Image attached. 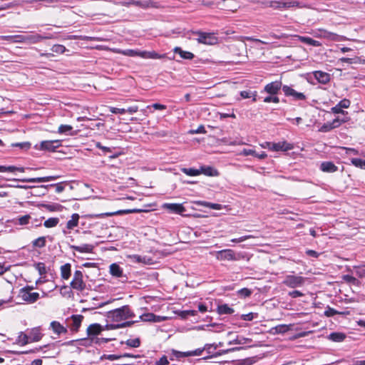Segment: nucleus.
I'll use <instances>...</instances> for the list:
<instances>
[{
    "mask_svg": "<svg viewBox=\"0 0 365 365\" xmlns=\"http://www.w3.org/2000/svg\"><path fill=\"white\" fill-rule=\"evenodd\" d=\"M200 175L204 174L207 176H218L219 172L217 170L215 169L213 167L211 166H201L199 169Z\"/></svg>",
    "mask_w": 365,
    "mask_h": 365,
    "instance_id": "22",
    "label": "nucleus"
},
{
    "mask_svg": "<svg viewBox=\"0 0 365 365\" xmlns=\"http://www.w3.org/2000/svg\"><path fill=\"white\" fill-rule=\"evenodd\" d=\"M110 273L113 277H120L123 275V269L118 264L113 263L110 265Z\"/></svg>",
    "mask_w": 365,
    "mask_h": 365,
    "instance_id": "27",
    "label": "nucleus"
},
{
    "mask_svg": "<svg viewBox=\"0 0 365 365\" xmlns=\"http://www.w3.org/2000/svg\"><path fill=\"white\" fill-rule=\"evenodd\" d=\"M348 121V118L340 119L339 118H336L331 122H327L324 123L319 129V132L327 133L331 130L334 128L339 127L342 123H345Z\"/></svg>",
    "mask_w": 365,
    "mask_h": 365,
    "instance_id": "5",
    "label": "nucleus"
},
{
    "mask_svg": "<svg viewBox=\"0 0 365 365\" xmlns=\"http://www.w3.org/2000/svg\"><path fill=\"white\" fill-rule=\"evenodd\" d=\"M299 41H300L302 43L314 46V47H319L322 46V43L316 41L310 37L308 36H296Z\"/></svg>",
    "mask_w": 365,
    "mask_h": 365,
    "instance_id": "24",
    "label": "nucleus"
},
{
    "mask_svg": "<svg viewBox=\"0 0 365 365\" xmlns=\"http://www.w3.org/2000/svg\"><path fill=\"white\" fill-rule=\"evenodd\" d=\"M16 342L21 346H24L31 343V340H29L28 334L21 331L17 337Z\"/></svg>",
    "mask_w": 365,
    "mask_h": 365,
    "instance_id": "35",
    "label": "nucleus"
},
{
    "mask_svg": "<svg viewBox=\"0 0 365 365\" xmlns=\"http://www.w3.org/2000/svg\"><path fill=\"white\" fill-rule=\"evenodd\" d=\"M197 204L203 207L216 210H220L222 208V205L221 204L212 203L207 201H199L197 202Z\"/></svg>",
    "mask_w": 365,
    "mask_h": 365,
    "instance_id": "33",
    "label": "nucleus"
},
{
    "mask_svg": "<svg viewBox=\"0 0 365 365\" xmlns=\"http://www.w3.org/2000/svg\"><path fill=\"white\" fill-rule=\"evenodd\" d=\"M61 145V140H43L40 143L39 150L54 152Z\"/></svg>",
    "mask_w": 365,
    "mask_h": 365,
    "instance_id": "10",
    "label": "nucleus"
},
{
    "mask_svg": "<svg viewBox=\"0 0 365 365\" xmlns=\"http://www.w3.org/2000/svg\"><path fill=\"white\" fill-rule=\"evenodd\" d=\"M206 130L204 125H200L196 130H191L190 133L191 134H199V133H206Z\"/></svg>",
    "mask_w": 365,
    "mask_h": 365,
    "instance_id": "62",
    "label": "nucleus"
},
{
    "mask_svg": "<svg viewBox=\"0 0 365 365\" xmlns=\"http://www.w3.org/2000/svg\"><path fill=\"white\" fill-rule=\"evenodd\" d=\"M73 129L72 126L68 125H61L58 127V132L59 133H67Z\"/></svg>",
    "mask_w": 365,
    "mask_h": 365,
    "instance_id": "55",
    "label": "nucleus"
},
{
    "mask_svg": "<svg viewBox=\"0 0 365 365\" xmlns=\"http://www.w3.org/2000/svg\"><path fill=\"white\" fill-rule=\"evenodd\" d=\"M306 281V278L299 275L288 274L286 275L282 281V284L289 288H297L302 287Z\"/></svg>",
    "mask_w": 365,
    "mask_h": 365,
    "instance_id": "4",
    "label": "nucleus"
},
{
    "mask_svg": "<svg viewBox=\"0 0 365 365\" xmlns=\"http://www.w3.org/2000/svg\"><path fill=\"white\" fill-rule=\"evenodd\" d=\"M79 216L78 214H73L71 220L67 222L66 227L68 229H73L74 227L77 226Z\"/></svg>",
    "mask_w": 365,
    "mask_h": 365,
    "instance_id": "44",
    "label": "nucleus"
},
{
    "mask_svg": "<svg viewBox=\"0 0 365 365\" xmlns=\"http://www.w3.org/2000/svg\"><path fill=\"white\" fill-rule=\"evenodd\" d=\"M59 222V219L57 218V217H51V218H48V220H46L44 223H43V225L46 227H48V228H51V227H56Z\"/></svg>",
    "mask_w": 365,
    "mask_h": 365,
    "instance_id": "45",
    "label": "nucleus"
},
{
    "mask_svg": "<svg viewBox=\"0 0 365 365\" xmlns=\"http://www.w3.org/2000/svg\"><path fill=\"white\" fill-rule=\"evenodd\" d=\"M66 50V47L60 44L53 45L51 48V51L57 53H63Z\"/></svg>",
    "mask_w": 365,
    "mask_h": 365,
    "instance_id": "52",
    "label": "nucleus"
},
{
    "mask_svg": "<svg viewBox=\"0 0 365 365\" xmlns=\"http://www.w3.org/2000/svg\"><path fill=\"white\" fill-rule=\"evenodd\" d=\"M275 333L282 334L285 333L289 330V327L286 324H280L274 328Z\"/></svg>",
    "mask_w": 365,
    "mask_h": 365,
    "instance_id": "54",
    "label": "nucleus"
},
{
    "mask_svg": "<svg viewBox=\"0 0 365 365\" xmlns=\"http://www.w3.org/2000/svg\"><path fill=\"white\" fill-rule=\"evenodd\" d=\"M58 178L57 176H47V177H42V178H25L19 180V181L22 182H48L51 180H54ZM15 181H16V179H14Z\"/></svg>",
    "mask_w": 365,
    "mask_h": 365,
    "instance_id": "19",
    "label": "nucleus"
},
{
    "mask_svg": "<svg viewBox=\"0 0 365 365\" xmlns=\"http://www.w3.org/2000/svg\"><path fill=\"white\" fill-rule=\"evenodd\" d=\"M240 296L243 297H248L251 295L252 291L248 288H242L238 291Z\"/></svg>",
    "mask_w": 365,
    "mask_h": 365,
    "instance_id": "56",
    "label": "nucleus"
},
{
    "mask_svg": "<svg viewBox=\"0 0 365 365\" xmlns=\"http://www.w3.org/2000/svg\"><path fill=\"white\" fill-rule=\"evenodd\" d=\"M35 268L38 270L40 275H43L46 273V265L43 262H38L35 264Z\"/></svg>",
    "mask_w": 365,
    "mask_h": 365,
    "instance_id": "51",
    "label": "nucleus"
},
{
    "mask_svg": "<svg viewBox=\"0 0 365 365\" xmlns=\"http://www.w3.org/2000/svg\"><path fill=\"white\" fill-rule=\"evenodd\" d=\"M255 153H256V151L255 150L245 148L241 151L240 154L244 156H247V155L255 156Z\"/></svg>",
    "mask_w": 365,
    "mask_h": 365,
    "instance_id": "64",
    "label": "nucleus"
},
{
    "mask_svg": "<svg viewBox=\"0 0 365 365\" xmlns=\"http://www.w3.org/2000/svg\"><path fill=\"white\" fill-rule=\"evenodd\" d=\"M110 303V300L105 298H98L93 295V310L103 308Z\"/></svg>",
    "mask_w": 365,
    "mask_h": 365,
    "instance_id": "18",
    "label": "nucleus"
},
{
    "mask_svg": "<svg viewBox=\"0 0 365 365\" xmlns=\"http://www.w3.org/2000/svg\"><path fill=\"white\" fill-rule=\"evenodd\" d=\"M92 331H93V344H101V342L99 341V338L95 337V335H98L102 330L103 327L99 324H93L92 327Z\"/></svg>",
    "mask_w": 365,
    "mask_h": 365,
    "instance_id": "32",
    "label": "nucleus"
},
{
    "mask_svg": "<svg viewBox=\"0 0 365 365\" xmlns=\"http://www.w3.org/2000/svg\"><path fill=\"white\" fill-rule=\"evenodd\" d=\"M197 41L201 43L213 45L217 43V38L213 33L198 32Z\"/></svg>",
    "mask_w": 365,
    "mask_h": 365,
    "instance_id": "6",
    "label": "nucleus"
},
{
    "mask_svg": "<svg viewBox=\"0 0 365 365\" xmlns=\"http://www.w3.org/2000/svg\"><path fill=\"white\" fill-rule=\"evenodd\" d=\"M282 87L283 86L281 81H272L265 85L263 90L261 91V93H265L270 95L278 94Z\"/></svg>",
    "mask_w": 365,
    "mask_h": 365,
    "instance_id": "7",
    "label": "nucleus"
},
{
    "mask_svg": "<svg viewBox=\"0 0 365 365\" xmlns=\"http://www.w3.org/2000/svg\"><path fill=\"white\" fill-rule=\"evenodd\" d=\"M32 287H25L20 289L18 297L22 301L29 304H32L39 299V294L38 292H31Z\"/></svg>",
    "mask_w": 365,
    "mask_h": 365,
    "instance_id": "3",
    "label": "nucleus"
},
{
    "mask_svg": "<svg viewBox=\"0 0 365 365\" xmlns=\"http://www.w3.org/2000/svg\"><path fill=\"white\" fill-rule=\"evenodd\" d=\"M49 36H43L40 34H36L32 35H25V43H37L43 39L50 38Z\"/></svg>",
    "mask_w": 365,
    "mask_h": 365,
    "instance_id": "21",
    "label": "nucleus"
},
{
    "mask_svg": "<svg viewBox=\"0 0 365 365\" xmlns=\"http://www.w3.org/2000/svg\"><path fill=\"white\" fill-rule=\"evenodd\" d=\"M165 54H159L155 51H143L142 53L143 58H152V59H160L165 57Z\"/></svg>",
    "mask_w": 365,
    "mask_h": 365,
    "instance_id": "29",
    "label": "nucleus"
},
{
    "mask_svg": "<svg viewBox=\"0 0 365 365\" xmlns=\"http://www.w3.org/2000/svg\"><path fill=\"white\" fill-rule=\"evenodd\" d=\"M130 258L132 259L133 262L143 264H150V261L152 260L151 259L148 258L145 256H140L138 255H133L132 256H130Z\"/></svg>",
    "mask_w": 365,
    "mask_h": 365,
    "instance_id": "34",
    "label": "nucleus"
},
{
    "mask_svg": "<svg viewBox=\"0 0 365 365\" xmlns=\"http://www.w3.org/2000/svg\"><path fill=\"white\" fill-rule=\"evenodd\" d=\"M313 75L317 81L322 84H327L331 79L328 73L322 71H316L313 73Z\"/></svg>",
    "mask_w": 365,
    "mask_h": 365,
    "instance_id": "17",
    "label": "nucleus"
},
{
    "mask_svg": "<svg viewBox=\"0 0 365 365\" xmlns=\"http://www.w3.org/2000/svg\"><path fill=\"white\" fill-rule=\"evenodd\" d=\"M217 257L220 260H236L235 252L230 249L219 251Z\"/></svg>",
    "mask_w": 365,
    "mask_h": 365,
    "instance_id": "13",
    "label": "nucleus"
},
{
    "mask_svg": "<svg viewBox=\"0 0 365 365\" xmlns=\"http://www.w3.org/2000/svg\"><path fill=\"white\" fill-rule=\"evenodd\" d=\"M346 338V334L342 332H332L328 336V339L335 341L341 342Z\"/></svg>",
    "mask_w": 365,
    "mask_h": 365,
    "instance_id": "30",
    "label": "nucleus"
},
{
    "mask_svg": "<svg viewBox=\"0 0 365 365\" xmlns=\"http://www.w3.org/2000/svg\"><path fill=\"white\" fill-rule=\"evenodd\" d=\"M105 312L107 313L108 322H110V324L106 326L108 329L130 327L135 322V321L123 322L134 317L133 312L128 306H123L110 311L106 310Z\"/></svg>",
    "mask_w": 365,
    "mask_h": 365,
    "instance_id": "1",
    "label": "nucleus"
},
{
    "mask_svg": "<svg viewBox=\"0 0 365 365\" xmlns=\"http://www.w3.org/2000/svg\"><path fill=\"white\" fill-rule=\"evenodd\" d=\"M320 170L324 173H334L338 170L337 166L334 165V163L331 161H324L322 162L320 165Z\"/></svg>",
    "mask_w": 365,
    "mask_h": 365,
    "instance_id": "20",
    "label": "nucleus"
},
{
    "mask_svg": "<svg viewBox=\"0 0 365 365\" xmlns=\"http://www.w3.org/2000/svg\"><path fill=\"white\" fill-rule=\"evenodd\" d=\"M72 247L75 250L78 251L80 252H89L91 250V248L88 245H84L82 246H73Z\"/></svg>",
    "mask_w": 365,
    "mask_h": 365,
    "instance_id": "53",
    "label": "nucleus"
},
{
    "mask_svg": "<svg viewBox=\"0 0 365 365\" xmlns=\"http://www.w3.org/2000/svg\"><path fill=\"white\" fill-rule=\"evenodd\" d=\"M31 217L29 215H26L14 219V224L19 225H26L29 223Z\"/></svg>",
    "mask_w": 365,
    "mask_h": 365,
    "instance_id": "41",
    "label": "nucleus"
},
{
    "mask_svg": "<svg viewBox=\"0 0 365 365\" xmlns=\"http://www.w3.org/2000/svg\"><path fill=\"white\" fill-rule=\"evenodd\" d=\"M172 212L182 214L185 211V207L182 204L178 203H165L163 206Z\"/></svg>",
    "mask_w": 365,
    "mask_h": 365,
    "instance_id": "16",
    "label": "nucleus"
},
{
    "mask_svg": "<svg viewBox=\"0 0 365 365\" xmlns=\"http://www.w3.org/2000/svg\"><path fill=\"white\" fill-rule=\"evenodd\" d=\"M125 344L130 347L137 348L140 345V340L139 338L130 339L125 341Z\"/></svg>",
    "mask_w": 365,
    "mask_h": 365,
    "instance_id": "49",
    "label": "nucleus"
},
{
    "mask_svg": "<svg viewBox=\"0 0 365 365\" xmlns=\"http://www.w3.org/2000/svg\"><path fill=\"white\" fill-rule=\"evenodd\" d=\"M150 108H153L155 110H165L166 109V106L165 105H163V104H160V103H153V105L151 106H147V109H150Z\"/></svg>",
    "mask_w": 365,
    "mask_h": 365,
    "instance_id": "61",
    "label": "nucleus"
},
{
    "mask_svg": "<svg viewBox=\"0 0 365 365\" xmlns=\"http://www.w3.org/2000/svg\"><path fill=\"white\" fill-rule=\"evenodd\" d=\"M210 344H206L203 348H198L193 351H189V356H200L202 355V352L207 349V346H210Z\"/></svg>",
    "mask_w": 365,
    "mask_h": 365,
    "instance_id": "48",
    "label": "nucleus"
},
{
    "mask_svg": "<svg viewBox=\"0 0 365 365\" xmlns=\"http://www.w3.org/2000/svg\"><path fill=\"white\" fill-rule=\"evenodd\" d=\"M140 319L143 322H160L163 320V317L160 316H156L153 313H145L140 317Z\"/></svg>",
    "mask_w": 365,
    "mask_h": 365,
    "instance_id": "23",
    "label": "nucleus"
},
{
    "mask_svg": "<svg viewBox=\"0 0 365 365\" xmlns=\"http://www.w3.org/2000/svg\"><path fill=\"white\" fill-rule=\"evenodd\" d=\"M71 285L73 289L77 290L82 291L85 289L86 284L83 281V274L80 270H76L75 272Z\"/></svg>",
    "mask_w": 365,
    "mask_h": 365,
    "instance_id": "11",
    "label": "nucleus"
},
{
    "mask_svg": "<svg viewBox=\"0 0 365 365\" xmlns=\"http://www.w3.org/2000/svg\"><path fill=\"white\" fill-rule=\"evenodd\" d=\"M338 105L341 108H348L351 105V102L349 99L344 98L339 102Z\"/></svg>",
    "mask_w": 365,
    "mask_h": 365,
    "instance_id": "59",
    "label": "nucleus"
},
{
    "mask_svg": "<svg viewBox=\"0 0 365 365\" xmlns=\"http://www.w3.org/2000/svg\"><path fill=\"white\" fill-rule=\"evenodd\" d=\"M282 91L286 96L292 97L294 101L306 100V96L303 93L298 92L289 86H283Z\"/></svg>",
    "mask_w": 365,
    "mask_h": 365,
    "instance_id": "8",
    "label": "nucleus"
},
{
    "mask_svg": "<svg viewBox=\"0 0 365 365\" xmlns=\"http://www.w3.org/2000/svg\"><path fill=\"white\" fill-rule=\"evenodd\" d=\"M250 341L249 339L242 338L241 339H239L238 336H237L236 339H233L232 341H229V344H242L247 341Z\"/></svg>",
    "mask_w": 365,
    "mask_h": 365,
    "instance_id": "57",
    "label": "nucleus"
},
{
    "mask_svg": "<svg viewBox=\"0 0 365 365\" xmlns=\"http://www.w3.org/2000/svg\"><path fill=\"white\" fill-rule=\"evenodd\" d=\"M253 237H254L252 235H245V236H242L239 238L232 239L231 242H235V243H240V242H242L245 241L246 240L253 238Z\"/></svg>",
    "mask_w": 365,
    "mask_h": 365,
    "instance_id": "58",
    "label": "nucleus"
},
{
    "mask_svg": "<svg viewBox=\"0 0 365 365\" xmlns=\"http://www.w3.org/2000/svg\"><path fill=\"white\" fill-rule=\"evenodd\" d=\"M96 148H99L101 150L103 155H106L107 153H112V148L110 147L102 145L100 142H97L96 143Z\"/></svg>",
    "mask_w": 365,
    "mask_h": 365,
    "instance_id": "50",
    "label": "nucleus"
},
{
    "mask_svg": "<svg viewBox=\"0 0 365 365\" xmlns=\"http://www.w3.org/2000/svg\"><path fill=\"white\" fill-rule=\"evenodd\" d=\"M320 32H321V34H319V36L327 38L329 40L340 41L342 39L341 36H340L336 34L327 31L326 30H320Z\"/></svg>",
    "mask_w": 365,
    "mask_h": 365,
    "instance_id": "26",
    "label": "nucleus"
},
{
    "mask_svg": "<svg viewBox=\"0 0 365 365\" xmlns=\"http://www.w3.org/2000/svg\"><path fill=\"white\" fill-rule=\"evenodd\" d=\"M120 5L123 6H135L142 9H147L150 7H153L154 2L151 0L146 1H135V0H129L124 1L119 3Z\"/></svg>",
    "mask_w": 365,
    "mask_h": 365,
    "instance_id": "9",
    "label": "nucleus"
},
{
    "mask_svg": "<svg viewBox=\"0 0 365 365\" xmlns=\"http://www.w3.org/2000/svg\"><path fill=\"white\" fill-rule=\"evenodd\" d=\"M16 171H19L21 173L24 172V168H18L15 166H4V165H0V173H5V172H9V173H14Z\"/></svg>",
    "mask_w": 365,
    "mask_h": 365,
    "instance_id": "36",
    "label": "nucleus"
},
{
    "mask_svg": "<svg viewBox=\"0 0 365 365\" xmlns=\"http://www.w3.org/2000/svg\"><path fill=\"white\" fill-rule=\"evenodd\" d=\"M61 277L64 279H68L71 276V264H65L61 267Z\"/></svg>",
    "mask_w": 365,
    "mask_h": 365,
    "instance_id": "39",
    "label": "nucleus"
},
{
    "mask_svg": "<svg viewBox=\"0 0 365 365\" xmlns=\"http://www.w3.org/2000/svg\"><path fill=\"white\" fill-rule=\"evenodd\" d=\"M46 237H39L32 242V245L34 247L42 248L46 246Z\"/></svg>",
    "mask_w": 365,
    "mask_h": 365,
    "instance_id": "43",
    "label": "nucleus"
},
{
    "mask_svg": "<svg viewBox=\"0 0 365 365\" xmlns=\"http://www.w3.org/2000/svg\"><path fill=\"white\" fill-rule=\"evenodd\" d=\"M83 317L81 315H73L70 319L67 320L68 326L72 331H77L81 326Z\"/></svg>",
    "mask_w": 365,
    "mask_h": 365,
    "instance_id": "14",
    "label": "nucleus"
},
{
    "mask_svg": "<svg viewBox=\"0 0 365 365\" xmlns=\"http://www.w3.org/2000/svg\"><path fill=\"white\" fill-rule=\"evenodd\" d=\"M264 6L270 7L274 9L278 10H287L291 8L297 7V8H304L305 5L300 1L295 0H274V1H268L267 2L263 3Z\"/></svg>",
    "mask_w": 365,
    "mask_h": 365,
    "instance_id": "2",
    "label": "nucleus"
},
{
    "mask_svg": "<svg viewBox=\"0 0 365 365\" xmlns=\"http://www.w3.org/2000/svg\"><path fill=\"white\" fill-rule=\"evenodd\" d=\"M172 357L170 358L171 360H173V358L176 359H181V358H185L189 357L188 351H180L175 349H173L171 351Z\"/></svg>",
    "mask_w": 365,
    "mask_h": 365,
    "instance_id": "42",
    "label": "nucleus"
},
{
    "mask_svg": "<svg viewBox=\"0 0 365 365\" xmlns=\"http://www.w3.org/2000/svg\"><path fill=\"white\" fill-rule=\"evenodd\" d=\"M143 51H139V50H133V49H126V50H121L119 51L118 53H121L124 56H139L142 58V53Z\"/></svg>",
    "mask_w": 365,
    "mask_h": 365,
    "instance_id": "31",
    "label": "nucleus"
},
{
    "mask_svg": "<svg viewBox=\"0 0 365 365\" xmlns=\"http://www.w3.org/2000/svg\"><path fill=\"white\" fill-rule=\"evenodd\" d=\"M174 53H178L182 58L191 60L194 58V54L190 51H185L180 47H175L173 50Z\"/></svg>",
    "mask_w": 365,
    "mask_h": 365,
    "instance_id": "28",
    "label": "nucleus"
},
{
    "mask_svg": "<svg viewBox=\"0 0 365 365\" xmlns=\"http://www.w3.org/2000/svg\"><path fill=\"white\" fill-rule=\"evenodd\" d=\"M294 148V145L285 140L278 143H273L272 150V151H288Z\"/></svg>",
    "mask_w": 365,
    "mask_h": 365,
    "instance_id": "12",
    "label": "nucleus"
},
{
    "mask_svg": "<svg viewBox=\"0 0 365 365\" xmlns=\"http://www.w3.org/2000/svg\"><path fill=\"white\" fill-rule=\"evenodd\" d=\"M27 334L29 340H31V343L38 341L43 337V334L41 333V329L40 327H34L29 330Z\"/></svg>",
    "mask_w": 365,
    "mask_h": 365,
    "instance_id": "15",
    "label": "nucleus"
},
{
    "mask_svg": "<svg viewBox=\"0 0 365 365\" xmlns=\"http://www.w3.org/2000/svg\"><path fill=\"white\" fill-rule=\"evenodd\" d=\"M109 110L112 113L115 114H124L126 112V110L124 108H118L115 107H110Z\"/></svg>",
    "mask_w": 365,
    "mask_h": 365,
    "instance_id": "63",
    "label": "nucleus"
},
{
    "mask_svg": "<svg viewBox=\"0 0 365 365\" xmlns=\"http://www.w3.org/2000/svg\"><path fill=\"white\" fill-rule=\"evenodd\" d=\"M343 279L346 282L351 283L354 284L357 282L356 278H355L354 277L349 275V274L344 275Z\"/></svg>",
    "mask_w": 365,
    "mask_h": 365,
    "instance_id": "60",
    "label": "nucleus"
},
{
    "mask_svg": "<svg viewBox=\"0 0 365 365\" xmlns=\"http://www.w3.org/2000/svg\"><path fill=\"white\" fill-rule=\"evenodd\" d=\"M181 171L188 176H197L200 175L199 169L195 168H181Z\"/></svg>",
    "mask_w": 365,
    "mask_h": 365,
    "instance_id": "47",
    "label": "nucleus"
},
{
    "mask_svg": "<svg viewBox=\"0 0 365 365\" xmlns=\"http://www.w3.org/2000/svg\"><path fill=\"white\" fill-rule=\"evenodd\" d=\"M51 327L53 332H55L58 336L67 332L66 328L56 321H53L51 323Z\"/></svg>",
    "mask_w": 365,
    "mask_h": 365,
    "instance_id": "25",
    "label": "nucleus"
},
{
    "mask_svg": "<svg viewBox=\"0 0 365 365\" xmlns=\"http://www.w3.org/2000/svg\"><path fill=\"white\" fill-rule=\"evenodd\" d=\"M121 357H128V358H136L137 356H134L130 354H124L123 355H116V354H108V355H103L101 359L104 358L106 359H109L110 361L118 359Z\"/></svg>",
    "mask_w": 365,
    "mask_h": 365,
    "instance_id": "38",
    "label": "nucleus"
},
{
    "mask_svg": "<svg viewBox=\"0 0 365 365\" xmlns=\"http://www.w3.org/2000/svg\"><path fill=\"white\" fill-rule=\"evenodd\" d=\"M147 210L143 209H128V210H121L113 213L107 214L108 215H122V214H130V213H140L143 212H146Z\"/></svg>",
    "mask_w": 365,
    "mask_h": 365,
    "instance_id": "37",
    "label": "nucleus"
},
{
    "mask_svg": "<svg viewBox=\"0 0 365 365\" xmlns=\"http://www.w3.org/2000/svg\"><path fill=\"white\" fill-rule=\"evenodd\" d=\"M351 163L356 168L365 170V160L361 158H351Z\"/></svg>",
    "mask_w": 365,
    "mask_h": 365,
    "instance_id": "46",
    "label": "nucleus"
},
{
    "mask_svg": "<svg viewBox=\"0 0 365 365\" xmlns=\"http://www.w3.org/2000/svg\"><path fill=\"white\" fill-rule=\"evenodd\" d=\"M217 311L220 314H231L234 313V309L227 304H222L217 307Z\"/></svg>",
    "mask_w": 365,
    "mask_h": 365,
    "instance_id": "40",
    "label": "nucleus"
}]
</instances>
